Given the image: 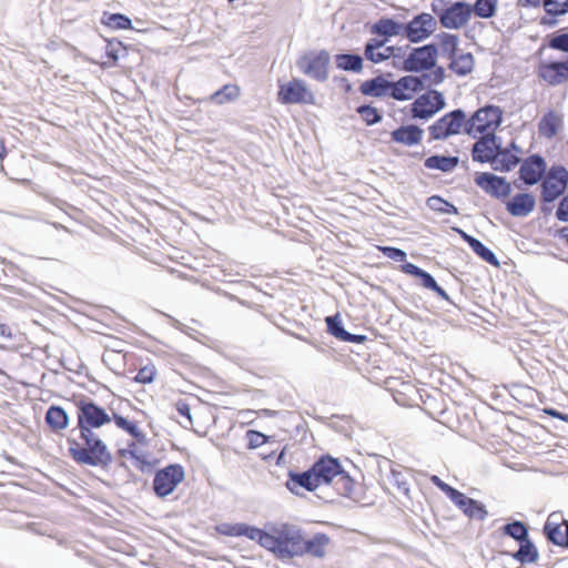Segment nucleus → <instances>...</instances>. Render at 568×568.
Segmentation results:
<instances>
[{
	"mask_svg": "<svg viewBox=\"0 0 568 568\" xmlns=\"http://www.w3.org/2000/svg\"><path fill=\"white\" fill-rule=\"evenodd\" d=\"M77 408V426L79 428L93 430L109 425L111 422L131 437V440L123 448L116 450L120 459H131L133 466L144 473L154 468L159 460L145 453L148 446V435L142 427V422L130 415L113 413L110 415L103 407L95 404L87 396H81L74 400Z\"/></svg>",
	"mask_w": 568,
	"mask_h": 568,
	"instance_id": "obj_1",
	"label": "nucleus"
},
{
	"mask_svg": "<svg viewBox=\"0 0 568 568\" xmlns=\"http://www.w3.org/2000/svg\"><path fill=\"white\" fill-rule=\"evenodd\" d=\"M69 456L79 465L105 468L113 457L103 439L93 430L74 427L67 437Z\"/></svg>",
	"mask_w": 568,
	"mask_h": 568,
	"instance_id": "obj_2",
	"label": "nucleus"
},
{
	"mask_svg": "<svg viewBox=\"0 0 568 568\" xmlns=\"http://www.w3.org/2000/svg\"><path fill=\"white\" fill-rule=\"evenodd\" d=\"M336 477H341L346 484H351V478L343 470L342 465L336 458L322 456L308 470L290 473L286 485L292 491L300 487L313 491L322 485L332 483Z\"/></svg>",
	"mask_w": 568,
	"mask_h": 568,
	"instance_id": "obj_3",
	"label": "nucleus"
},
{
	"mask_svg": "<svg viewBox=\"0 0 568 568\" xmlns=\"http://www.w3.org/2000/svg\"><path fill=\"white\" fill-rule=\"evenodd\" d=\"M302 531L291 524L272 526L260 531L258 544L281 559L297 557L301 549Z\"/></svg>",
	"mask_w": 568,
	"mask_h": 568,
	"instance_id": "obj_4",
	"label": "nucleus"
},
{
	"mask_svg": "<svg viewBox=\"0 0 568 568\" xmlns=\"http://www.w3.org/2000/svg\"><path fill=\"white\" fill-rule=\"evenodd\" d=\"M504 111L499 105L487 103L468 118L464 133L476 138L477 133L496 132L503 123Z\"/></svg>",
	"mask_w": 568,
	"mask_h": 568,
	"instance_id": "obj_5",
	"label": "nucleus"
},
{
	"mask_svg": "<svg viewBox=\"0 0 568 568\" xmlns=\"http://www.w3.org/2000/svg\"><path fill=\"white\" fill-rule=\"evenodd\" d=\"M467 121V113L462 108L446 112L428 126V142L444 141L464 132Z\"/></svg>",
	"mask_w": 568,
	"mask_h": 568,
	"instance_id": "obj_6",
	"label": "nucleus"
},
{
	"mask_svg": "<svg viewBox=\"0 0 568 568\" xmlns=\"http://www.w3.org/2000/svg\"><path fill=\"white\" fill-rule=\"evenodd\" d=\"M331 54L326 49L304 51L296 59V68L305 77L317 82H325L329 75Z\"/></svg>",
	"mask_w": 568,
	"mask_h": 568,
	"instance_id": "obj_7",
	"label": "nucleus"
},
{
	"mask_svg": "<svg viewBox=\"0 0 568 568\" xmlns=\"http://www.w3.org/2000/svg\"><path fill=\"white\" fill-rule=\"evenodd\" d=\"M405 49H409V53L404 57L402 70L410 73H420L436 67L439 57V48L436 42L432 41L414 48L406 45Z\"/></svg>",
	"mask_w": 568,
	"mask_h": 568,
	"instance_id": "obj_8",
	"label": "nucleus"
},
{
	"mask_svg": "<svg viewBox=\"0 0 568 568\" xmlns=\"http://www.w3.org/2000/svg\"><path fill=\"white\" fill-rule=\"evenodd\" d=\"M429 480L439 490H442L467 517L479 520H483L487 517L488 513L481 503L467 497L464 493L443 481L437 475H432Z\"/></svg>",
	"mask_w": 568,
	"mask_h": 568,
	"instance_id": "obj_9",
	"label": "nucleus"
},
{
	"mask_svg": "<svg viewBox=\"0 0 568 568\" xmlns=\"http://www.w3.org/2000/svg\"><path fill=\"white\" fill-rule=\"evenodd\" d=\"M445 106L446 100L444 93L429 88L409 104L410 118L414 120L428 121L445 109Z\"/></svg>",
	"mask_w": 568,
	"mask_h": 568,
	"instance_id": "obj_10",
	"label": "nucleus"
},
{
	"mask_svg": "<svg viewBox=\"0 0 568 568\" xmlns=\"http://www.w3.org/2000/svg\"><path fill=\"white\" fill-rule=\"evenodd\" d=\"M277 101L284 105L315 104V95L303 79L293 78L278 85Z\"/></svg>",
	"mask_w": 568,
	"mask_h": 568,
	"instance_id": "obj_11",
	"label": "nucleus"
},
{
	"mask_svg": "<svg viewBox=\"0 0 568 568\" xmlns=\"http://www.w3.org/2000/svg\"><path fill=\"white\" fill-rule=\"evenodd\" d=\"M518 179L520 183H515L516 187H531L544 179L547 172V161L540 153H532L526 156L519 163Z\"/></svg>",
	"mask_w": 568,
	"mask_h": 568,
	"instance_id": "obj_12",
	"label": "nucleus"
},
{
	"mask_svg": "<svg viewBox=\"0 0 568 568\" xmlns=\"http://www.w3.org/2000/svg\"><path fill=\"white\" fill-rule=\"evenodd\" d=\"M436 18L428 12L415 14L409 21L404 22L405 39L410 43H420L433 36L437 30Z\"/></svg>",
	"mask_w": 568,
	"mask_h": 568,
	"instance_id": "obj_13",
	"label": "nucleus"
},
{
	"mask_svg": "<svg viewBox=\"0 0 568 568\" xmlns=\"http://www.w3.org/2000/svg\"><path fill=\"white\" fill-rule=\"evenodd\" d=\"M474 182L486 194L500 202H505L513 192V184L506 176L491 172H477L474 176Z\"/></svg>",
	"mask_w": 568,
	"mask_h": 568,
	"instance_id": "obj_14",
	"label": "nucleus"
},
{
	"mask_svg": "<svg viewBox=\"0 0 568 568\" xmlns=\"http://www.w3.org/2000/svg\"><path fill=\"white\" fill-rule=\"evenodd\" d=\"M184 477L185 471L180 464H171L158 470L153 479L154 493L159 497L170 495L184 480Z\"/></svg>",
	"mask_w": 568,
	"mask_h": 568,
	"instance_id": "obj_15",
	"label": "nucleus"
},
{
	"mask_svg": "<svg viewBox=\"0 0 568 568\" xmlns=\"http://www.w3.org/2000/svg\"><path fill=\"white\" fill-rule=\"evenodd\" d=\"M537 75L550 87H557L568 81V54L561 59L540 60Z\"/></svg>",
	"mask_w": 568,
	"mask_h": 568,
	"instance_id": "obj_16",
	"label": "nucleus"
},
{
	"mask_svg": "<svg viewBox=\"0 0 568 568\" xmlns=\"http://www.w3.org/2000/svg\"><path fill=\"white\" fill-rule=\"evenodd\" d=\"M470 18V3L458 0L444 8L439 14V23L445 29L459 30L469 22Z\"/></svg>",
	"mask_w": 568,
	"mask_h": 568,
	"instance_id": "obj_17",
	"label": "nucleus"
},
{
	"mask_svg": "<svg viewBox=\"0 0 568 568\" xmlns=\"http://www.w3.org/2000/svg\"><path fill=\"white\" fill-rule=\"evenodd\" d=\"M547 175L540 182V191L562 196L568 189V169L562 164H552L547 168Z\"/></svg>",
	"mask_w": 568,
	"mask_h": 568,
	"instance_id": "obj_18",
	"label": "nucleus"
},
{
	"mask_svg": "<svg viewBox=\"0 0 568 568\" xmlns=\"http://www.w3.org/2000/svg\"><path fill=\"white\" fill-rule=\"evenodd\" d=\"M503 203L505 204L506 211L509 215L514 217H526L536 207V196L531 192L524 191L508 197Z\"/></svg>",
	"mask_w": 568,
	"mask_h": 568,
	"instance_id": "obj_19",
	"label": "nucleus"
},
{
	"mask_svg": "<svg viewBox=\"0 0 568 568\" xmlns=\"http://www.w3.org/2000/svg\"><path fill=\"white\" fill-rule=\"evenodd\" d=\"M424 133V129L418 124H402L390 131V140L394 143L412 148L420 144Z\"/></svg>",
	"mask_w": 568,
	"mask_h": 568,
	"instance_id": "obj_20",
	"label": "nucleus"
},
{
	"mask_svg": "<svg viewBox=\"0 0 568 568\" xmlns=\"http://www.w3.org/2000/svg\"><path fill=\"white\" fill-rule=\"evenodd\" d=\"M392 81L388 80L384 73L379 72L374 78L363 81L359 85V92L364 97L382 99L385 97L390 98Z\"/></svg>",
	"mask_w": 568,
	"mask_h": 568,
	"instance_id": "obj_21",
	"label": "nucleus"
},
{
	"mask_svg": "<svg viewBox=\"0 0 568 568\" xmlns=\"http://www.w3.org/2000/svg\"><path fill=\"white\" fill-rule=\"evenodd\" d=\"M369 32L374 36L383 37L387 42L393 37L400 36L405 38L404 22L393 17H381L371 26Z\"/></svg>",
	"mask_w": 568,
	"mask_h": 568,
	"instance_id": "obj_22",
	"label": "nucleus"
},
{
	"mask_svg": "<svg viewBox=\"0 0 568 568\" xmlns=\"http://www.w3.org/2000/svg\"><path fill=\"white\" fill-rule=\"evenodd\" d=\"M544 532L552 544L568 548V520L562 519L559 523L552 514L548 517L544 526Z\"/></svg>",
	"mask_w": 568,
	"mask_h": 568,
	"instance_id": "obj_23",
	"label": "nucleus"
},
{
	"mask_svg": "<svg viewBox=\"0 0 568 568\" xmlns=\"http://www.w3.org/2000/svg\"><path fill=\"white\" fill-rule=\"evenodd\" d=\"M328 545L329 538L325 534H316L311 539H306L302 535L301 549L297 550V557L308 555L321 558L325 555Z\"/></svg>",
	"mask_w": 568,
	"mask_h": 568,
	"instance_id": "obj_24",
	"label": "nucleus"
},
{
	"mask_svg": "<svg viewBox=\"0 0 568 568\" xmlns=\"http://www.w3.org/2000/svg\"><path fill=\"white\" fill-rule=\"evenodd\" d=\"M545 49H551L568 55V28H560L557 31L546 34L535 55H541Z\"/></svg>",
	"mask_w": 568,
	"mask_h": 568,
	"instance_id": "obj_25",
	"label": "nucleus"
},
{
	"mask_svg": "<svg viewBox=\"0 0 568 568\" xmlns=\"http://www.w3.org/2000/svg\"><path fill=\"white\" fill-rule=\"evenodd\" d=\"M364 55H361L359 53H356L354 51H344L336 53L334 55V62L336 69L344 71V72H351L355 74H359L364 70Z\"/></svg>",
	"mask_w": 568,
	"mask_h": 568,
	"instance_id": "obj_26",
	"label": "nucleus"
},
{
	"mask_svg": "<svg viewBox=\"0 0 568 568\" xmlns=\"http://www.w3.org/2000/svg\"><path fill=\"white\" fill-rule=\"evenodd\" d=\"M216 531L221 535L227 536V537H246L250 540L258 541L260 537V528L237 523V524H230V523H222L215 527Z\"/></svg>",
	"mask_w": 568,
	"mask_h": 568,
	"instance_id": "obj_27",
	"label": "nucleus"
},
{
	"mask_svg": "<svg viewBox=\"0 0 568 568\" xmlns=\"http://www.w3.org/2000/svg\"><path fill=\"white\" fill-rule=\"evenodd\" d=\"M104 41L108 61L102 63V68L106 69L115 67L120 59L128 55V45L118 38H104Z\"/></svg>",
	"mask_w": 568,
	"mask_h": 568,
	"instance_id": "obj_28",
	"label": "nucleus"
},
{
	"mask_svg": "<svg viewBox=\"0 0 568 568\" xmlns=\"http://www.w3.org/2000/svg\"><path fill=\"white\" fill-rule=\"evenodd\" d=\"M459 164V156L432 154L424 160V166L428 170H436L443 173L453 172Z\"/></svg>",
	"mask_w": 568,
	"mask_h": 568,
	"instance_id": "obj_29",
	"label": "nucleus"
},
{
	"mask_svg": "<svg viewBox=\"0 0 568 568\" xmlns=\"http://www.w3.org/2000/svg\"><path fill=\"white\" fill-rule=\"evenodd\" d=\"M448 60V69L458 77H466L475 69V57L471 52H458Z\"/></svg>",
	"mask_w": 568,
	"mask_h": 568,
	"instance_id": "obj_30",
	"label": "nucleus"
},
{
	"mask_svg": "<svg viewBox=\"0 0 568 568\" xmlns=\"http://www.w3.org/2000/svg\"><path fill=\"white\" fill-rule=\"evenodd\" d=\"M562 125V119L556 113L555 110L549 109L541 116L538 123L539 134L547 138L552 139L556 136Z\"/></svg>",
	"mask_w": 568,
	"mask_h": 568,
	"instance_id": "obj_31",
	"label": "nucleus"
},
{
	"mask_svg": "<svg viewBox=\"0 0 568 568\" xmlns=\"http://www.w3.org/2000/svg\"><path fill=\"white\" fill-rule=\"evenodd\" d=\"M45 424L53 433H61L69 426V415L67 412L57 405L48 408L44 416Z\"/></svg>",
	"mask_w": 568,
	"mask_h": 568,
	"instance_id": "obj_32",
	"label": "nucleus"
},
{
	"mask_svg": "<svg viewBox=\"0 0 568 568\" xmlns=\"http://www.w3.org/2000/svg\"><path fill=\"white\" fill-rule=\"evenodd\" d=\"M435 39L439 42V55L444 58H452L459 51V36L450 32H440L435 34Z\"/></svg>",
	"mask_w": 568,
	"mask_h": 568,
	"instance_id": "obj_33",
	"label": "nucleus"
},
{
	"mask_svg": "<svg viewBox=\"0 0 568 568\" xmlns=\"http://www.w3.org/2000/svg\"><path fill=\"white\" fill-rule=\"evenodd\" d=\"M355 112L359 115L363 123L367 126L378 124L384 119V112L374 105L372 101L364 102L355 108Z\"/></svg>",
	"mask_w": 568,
	"mask_h": 568,
	"instance_id": "obj_34",
	"label": "nucleus"
},
{
	"mask_svg": "<svg viewBox=\"0 0 568 568\" xmlns=\"http://www.w3.org/2000/svg\"><path fill=\"white\" fill-rule=\"evenodd\" d=\"M240 94L241 89L237 84L226 83L210 94L209 101L216 105H223L225 103L236 101L240 98Z\"/></svg>",
	"mask_w": 568,
	"mask_h": 568,
	"instance_id": "obj_35",
	"label": "nucleus"
},
{
	"mask_svg": "<svg viewBox=\"0 0 568 568\" xmlns=\"http://www.w3.org/2000/svg\"><path fill=\"white\" fill-rule=\"evenodd\" d=\"M100 22L111 30L133 29L132 20L130 17L121 12L103 11Z\"/></svg>",
	"mask_w": 568,
	"mask_h": 568,
	"instance_id": "obj_36",
	"label": "nucleus"
},
{
	"mask_svg": "<svg viewBox=\"0 0 568 568\" xmlns=\"http://www.w3.org/2000/svg\"><path fill=\"white\" fill-rule=\"evenodd\" d=\"M498 11V0H475L470 4V14L479 19H491L496 17Z\"/></svg>",
	"mask_w": 568,
	"mask_h": 568,
	"instance_id": "obj_37",
	"label": "nucleus"
},
{
	"mask_svg": "<svg viewBox=\"0 0 568 568\" xmlns=\"http://www.w3.org/2000/svg\"><path fill=\"white\" fill-rule=\"evenodd\" d=\"M387 41L383 37H374L368 39L364 44V57L372 63H382L385 61V55L377 54L378 50L385 47Z\"/></svg>",
	"mask_w": 568,
	"mask_h": 568,
	"instance_id": "obj_38",
	"label": "nucleus"
},
{
	"mask_svg": "<svg viewBox=\"0 0 568 568\" xmlns=\"http://www.w3.org/2000/svg\"><path fill=\"white\" fill-rule=\"evenodd\" d=\"M390 98L396 101H408L414 98L408 74L400 77L397 81H392Z\"/></svg>",
	"mask_w": 568,
	"mask_h": 568,
	"instance_id": "obj_39",
	"label": "nucleus"
},
{
	"mask_svg": "<svg viewBox=\"0 0 568 568\" xmlns=\"http://www.w3.org/2000/svg\"><path fill=\"white\" fill-rule=\"evenodd\" d=\"M426 205L429 210L438 214H459V210L454 203L449 202L448 200L444 199L442 195L438 194H434L427 197Z\"/></svg>",
	"mask_w": 568,
	"mask_h": 568,
	"instance_id": "obj_40",
	"label": "nucleus"
},
{
	"mask_svg": "<svg viewBox=\"0 0 568 568\" xmlns=\"http://www.w3.org/2000/svg\"><path fill=\"white\" fill-rule=\"evenodd\" d=\"M494 161L495 163L491 164V169L494 171L507 173L515 169L521 162V159L516 153L503 151L501 153L496 154V159Z\"/></svg>",
	"mask_w": 568,
	"mask_h": 568,
	"instance_id": "obj_41",
	"label": "nucleus"
},
{
	"mask_svg": "<svg viewBox=\"0 0 568 568\" xmlns=\"http://www.w3.org/2000/svg\"><path fill=\"white\" fill-rule=\"evenodd\" d=\"M398 270L412 276L413 278H416L418 284H438L436 278L430 273L415 265L414 263L406 261L398 266Z\"/></svg>",
	"mask_w": 568,
	"mask_h": 568,
	"instance_id": "obj_42",
	"label": "nucleus"
},
{
	"mask_svg": "<svg viewBox=\"0 0 568 568\" xmlns=\"http://www.w3.org/2000/svg\"><path fill=\"white\" fill-rule=\"evenodd\" d=\"M471 159L477 163H495L496 154L491 152V148L488 146L485 139L476 141L471 146Z\"/></svg>",
	"mask_w": 568,
	"mask_h": 568,
	"instance_id": "obj_43",
	"label": "nucleus"
},
{
	"mask_svg": "<svg viewBox=\"0 0 568 568\" xmlns=\"http://www.w3.org/2000/svg\"><path fill=\"white\" fill-rule=\"evenodd\" d=\"M513 557L520 564H534L538 560L539 554L535 545L529 540H523L519 549L513 555Z\"/></svg>",
	"mask_w": 568,
	"mask_h": 568,
	"instance_id": "obj_44",
	"label": "nucleus"
},
{
	"mask_svg": "<svg viewBox=\"0 0 568 568\" xmlns=\"http://www.w3.org/2000/svg\"><path fill=\"white\" fill-rule=\"evenodd\" d=\"M326 324L328 332L335 336L336 338L345 342H355L358 339L364 338L363 336L352 335L351 333L346 332L341 323V320L338 316H328L326 317Z\"/></svg>",
	"mask_w": 568,
	"mask_h": 568,
	"instance_id": "obj_45",
	"label": "nucleus"
},
{
	"mask_svg": "<svg viewBox=\"0 0 568 568\" xmlns=\"http://www.w3.org/2000/svg\"><path fill=\"white\" fill-rule=\"evenodd\" d=\"M471 251L484 262L493 265V266H499V260L497 258L496 254L486 246L480 240L471 239L468 243Z\"/></svg>",
	"mask_w": 568,
	"mask_h": 568,
	"instance_id": "obj_46",
	"label": "nucleus"
},
{
	"mask_svg": "<svg viewBox=\"0 0 568 568\" xmlns=\"http://www.w3.org/2000/svg\"><path fill=\"white\" fill-rule=\"evenodd\" d=\"M158 376V369L155 367V365L151 362V361H148V363L143 366H141L134 377V382L139 383V384H151L154 382V379L156 378Z\"/></svg>",
	"mask_w": 568,
	"mask_h": 568,
	"instance_id": "obj_47",
	"label": "nucleus"
},
{
	"mask_svg": "<svg viewBox=\"0 0 568 568\" xmlns=\"http://www.w3.org/2000/svg\"><path fill=\"white\" fill-rule=\"evenodd\" d=\"M503 531L505 535L510 536L511 538L523 541L528 539V531L521 521H514L510 524H507L503 527Z\"/></svg>",
	"mask_w": 568,
	"mask_h": 568,
	"instance_id": "obj_48",
	"label": "nucleus"
},
{
	"mask_svg": "<svg viewBox=\"0 0 568 568\" xmlns=\"http://www.w3.org/2000/svg\"><path fill=\"white\" fill-rule=\"evenodd\" d=\"M377 248L385 257L392 261L400 262L402 264L406 262L407 253L403 248L390 245H379Z\"/></svg>",
	"mask_w": 568,
	"mask_h": 568,
	"instance_id": "obj_49",
	"label": "nucleus"
},
{
	"mask_svg": "<svg viewBox=\"0 0 568 568\" xmlns=\"http://www.w3.org/2000/svg\"><path fill=\"white\" fill-rule=\"evenodd\" d=\"M429 85H438L444 82L446 78V71L443 65L436 62V67L430 68L424 72Z\"/></svg>",
	"mask_w": 568,
	"mask_h": 568,
	"instance_id": "obj_50",
	"label": "nucleus"
},
{
	"mask_svg": "<svg viewBox=\"0 0 568 568\" xmlns=\"http://www.w3.org/2000/svg\"><path fill=\"white\" fill-rule=\"evenodd\" d=\"M559 197L556 196V195H552V194H549L547 192H544V191H540V196H539V209H540V212L544 216H548L552 213V210H554V203L558 200Z\"/></svg>",
	"mask_w": 568,
	"mask_h": 568,
	"instance_id": "obj_51",
	"label": "nucleus"
},
{
	"mask_svg": "<svg viewBox=\"0 0 568 568\" xmlns=\"http://www.w3.org/2000/svg\"><path fill=\"white\" fill-rule=\"evenodd\" d=\"M245 438L250 449L258 448L267 442V437L264 434L253 429L246 432Z\"/></svg>",
	"mask_w": 568,
	"mask_h": 568,
	"instance_id": "obj_52",
	"label": "nucleus"
},
{
	"mask_svg": "<svg viewBox=\"0 0 568 568\" xmlns=\"http://www.w3.org/2000/svg\"><path fill=\"white\" fill-rule=\"evenodd\" d=\"M392 483L402 495L409 497V483L404 478L400 471H392Z\"/></svg>",
	"mask_w": 568,
	"mask_h": 568,
	"instance_id": "obj_53",
	"label": "nucleus"
},
{
	"mask_svg": "<svg viewBox=\"0 0 568 568\" xmlns=\"http://www.w3.org/2000/svg\"><path fill=\"white\" fill-rule=\"evenodd\" d=\"M542 8L566 16L568 13V0H542Z\"/></svg>",
	"mask_w": 568,
	"mask_h": 568,
	"instance_id": "obj_54",
	"label": "nucleus"
},
{
	"mask_svg": "<svg viewBox=\"0 0 568 568\" xmlns=\"http://www.w3.org/2000/svg\"><path fill=\"white\" fill-rule=\"evenodd\" d=\"M544 11L545 14L539 18V24L549 29L556 28L559 24V18L562 16L548 9H544Z\"/></svg>",
	"mask_w": 568,
	"mask_h": 568,
	"instance_id": "obj_55",
	"label": "nucleus"
},
{
	"mask_svg": "<svg viewBox=\"0 0 568 568\" xmlns=\"http://www.w3.org/2000/svg\"><path fill=\"white\" fill-rule=\"evenodd\" d=\"M555 214L558 221L568 223V192L559 197Z\"/></svg>",
	"mask_w": 568,
	"mask_h": 568,
	"instance_id": "obj_56",
	"label": "nucleus"
},
{
	"mask_svg": "<svg viewBox=\"0 0 568 568\" xmlns=\"http://www.w3.org/2000/svg\"><path fill=\"white\" fill-rule=\"evenodd\" d=\"M487 135L484 136L486 143L489 148H491V152L494 154H499L504 151L503 148V140L499 135L496 134V132H489L486 133Z\"/></svg>",
	"mask_w": 568,
	"mask_h": 568,
	"instance_id": "obj_57",
	"label": "nucleus"
},
{
	"mask_svg": "<svg viewBox=\"0 0 568 568\" xmlns=\"http://www.w3.org/2000/svg\"><path fill=\"white\" fill-rule=\"evenodd\" d=\"M377 54L385 55V61L393 58V59H404L405 57V47L399 45H388L385 47L384 51L377 52Z\"/></svg>",
	"mask_w": 568,
	"mask_h": 568,
	"instance_id": "obj_58",
	"label": "nucleus"
},
{
	"mask_svg": "<svg viewBox=\"0 0 568 568\" xmlns=\"http://www.w3.org/2000/svg\"><path fill=\"white\" fill-rule=\"evenodd\" d=\"M420 73H422L420 75L408 74L414 95L427 88L426 82H428V81H427L424 72H420Z\"/></svg>",
	"mask_w": 568,
	"mask_h": 568,
	"instance_id": "obj_59",
	"label": "nucleus"
},
{
	"mask_svg": "<svg viewBox=\"0 0 568 568\" xmlns=\"http://www.w3.org/2000/svg\"><path fill=\"white\" fill-rule=\"evenodd\" d=\"M175 409H176V412H178L181 416L185 417V418L189 420V423H191V422H192V418H191V408H190V405H189L185 400H183V399L178 400V402L175 403Z\"/></svg>",
	"mask_w": 568,
	"mask_h": 568,
	"instance_id": "obj_60",
	"label": "nucleus"
},
{
	"mask_svg": "<svg viewBox=\"0 0 568 568\" xmlns=\"http://www.w3.org/2000/svg\"><path fill=\"white\" fill-rule=\"evenodd\" d=\"M333 81L338 84V87L344 91V93L349 94L353 91V84L351 81L344 75H335Z\"/></svg>",
	"mask_w": 568,
	"mask_h": 568,
	"instance_id": "obj_61",
	"label": "nucleus"
},
{
	"mask_svg": "<svg viewBox=\"0 0 568 568\" xmlns=\"http://www.w3.org/2000/svg\"><path fill=\"white\" fill-rule=\"evenodd\" d=\"M542 412L548 415V416H551L554 418H557V419H560L562 422H566L568 423V413L565 414V413H561V412H558L557 409L555 408H544Z\"/></svg>",
	"mask_w": 568,
	"mask_h": 568,
	"instance_id": "obj_62",
	"label": "nucleus"
},
{
	"mask_svg": "<svg viewBox=\"0 0 568 568\" xmlns=\"http://www.w3.org/2000/svg\"><path fill=\"white\" fill-rule=\"evenodd\" d=\"M517 6L521 8H538L542 6V0H517Z\"/></svg>",
	"mask_w": 568,
	"mask_h": 568,
	"instance_id": "obj_63",
	"label": "nucleus"
},
{
	"mask_svg": "<svg viewBox=\"0 0 568 568\" xmlns=\"http://www.w3.org/2000/svg\"><path fill=\"white\" fill-rule=\"evenodd\" d=\"M450 230L458 234L460 236V239L466 242L467 244L469 243V241H471V239H474L473 235L468 234L467 232H465L463 229H460L459 226H452Z\"/></svg>",
	"mask_w": 568,
	"mask_h": 568,
	"instance_id": "obj_64",
	"label": "nucleus"
}]
</instances>
